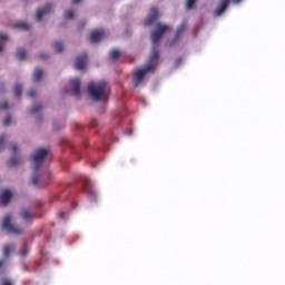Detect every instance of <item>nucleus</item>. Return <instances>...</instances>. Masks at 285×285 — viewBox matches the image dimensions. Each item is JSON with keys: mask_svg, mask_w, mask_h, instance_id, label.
Returning a JSON list of instances; mask_svg holds the SVG:
<instances>
[{"mask_svg": "<svg viewBox=\"0 0 285 285\" xmlns=\"http://www.w3.org/2000/svg\"><path fill=\"white\" fill-rule=\"evenodd\" d=\"M170 30V26L168 24H156V30L151 32V41L154 43V49L151 51V56L149 57L148 63L144 68L136 69L132 75L135 86H141L144 81V77L146 75H150V72H155V68H157V61H159V50H157V46H159V40L166 32Z\"/></svg>", "mask_w": 285, "mask_h": 285, "instance_id": "obj_1", "label": "nucleus"}, {"mask_svg": "<svg viewBox=\"0 0 285 285\" xmlns=\"http://www.w3.org/2000/svg\"><path fill=\"white\" fill-rule=\"evenodd\" d=\"M87 92L92 101H108L110 87H108V82L104 80L99 82H91L88 86Z\"/></svg>", "mask_w": 285, "mask_h": 285, "instance_id": "obj_2", "label": "nucleus"}, {"mask_svg": "<svg viewBox=\"0 0 285 285\" xmlns=\"http://www.w3.org/2000/svg\"><path fill=\"white\" fill-rule=\"evenodd\" d=\"M2 229L9 233V235H22L23 229H21L19 226L12 224V216L7 214L2 218Z\"/></svg>", "mask_w": 285, "mask_h": 285, "instance_id": "obj_3", "label": "nucleus"}, {"mask_svg": "<svg viewBox=\"0 0 285 285\" xmlns=\"http://www.w3.org/2000/svg\"><path fill=\"white\" fill-rule=\"evenodd\" d=\"M49 153H50V149H46V148H39L36 150L35 155L31 157L33 161L35 170H37L38 168H41V164H43V159L48 157Z\"/></svg>", "mask_w": 285, "mask_h": 285, "instance_id": "obj_4", "label": "nucleus"}, {"mask_svg": "<svg viewBox=\"0 0 285 285\" xmlns=\"http://www.w3.org/2000/svg\"><path fill=\"white\" fill-rule=\"evenodd\" d=\"M157 19H159V10H157V8H151L145 20V26H153Z\"/></svg>", "mask_w": 285, "mask_h": 285, "instance_id": "obj_5", "label": "nucleus"}, {"mask_svg": "<svg viewBox=\"0 0 285 285\" xmlns=\"http://www.w3.org/2000/svg\"><path fill=\"white\" fill-rule=\"evenodd\" d=\"M86 63H88V55L86 53L79 55L75 61V69L83 70V68H86Z\"/></svg>", "mask_w": 285, "mask_h": 285, "instance_id": "obj_6", "label": "nucleus"}, {"mask_svg": "<svg viewBox=\"0 0 285 285\" xmlns=\"http://www.w3.org/2000/svg\"><path fill=\"white\" fill-rule=\"evenodd\" d=\"M12 199V191L10 189H3L0 193V206H8Z\"/></svg>", "mask_w": 285, "mask_h": 285, "instance_id": "obj_7", "label": "nucleus"}, {"mask_svg": "<svg viewBox=\"0 0 285 285\" xmlns=\"http://www.w3.org/2000/svg\"><path fill=\"white\" fill-rule=\"evenodd\" d=\"M228 6H230V0H220L218 7L214 11V16L222 17L228 9Z\"/></svg>", "mask_w": 285, "mask_h": 285, "instance_id": "obj_8", "label": "nucleus"}, {"mask_svg": "<svg viewBox=\"0 0 285 285\" xmlns=\"http://www.w3.org/2000/svg\"><path fill=\"white\" fill-rule=\"evenodd\" d=\"M52 12V4L47 3L43 8L38 9L36 19L37 21H41L46 14H50Z\"/></svg>", "mask_w": 285, "mask_h": 285, "instance_id": "obj_9", "label": "nucleus"}, {"mask_svg": "<svg viewBox=\"0 0 285 285\" xmlns=\"http://www.w3.org/2000/svg\"><path fill=\"white\" fill-rule=\"evenodd\" d=\"M104 35H106V32L102 29L94 30L90 33L89 40L91 41V43H99V41L104 39Z\"/></svg>", "mask_w": 285, "mask_h": 285, "instance_id": "obj_10", "label": "nucleus"}, {"mask_svg": "<svg viewBox=\"0 0 285 285\" xmlns=\"http://www.w3.org/2000/svg\"><path fill=\"white\" fill-rule=\"evenodd\" d=\"M73 97H80L81 95V80L75 78L70 80Z\"/></svg>", "mask_w": 285, "mask_h": 285, "instance_id": "obj_11", "label": "nucleus"}, {"mask_svg": "<svg viewBox=\"0 0 285 285\" xmlns=\"http://www.w3.org/2000/svg\"><path fill=\"white\" fill-rule=\"evenodd\" d=\"M20 217L23 219V222H29V224H32V219L37 217V214L30 213V209H22L20 212Z\"/></svg>", "mask_w": 285, "mask_h": 285, "instance_id": "obj_12", "label": "nucleus"}, {"mask_svg": "<svg viewBox=\"0 0 285 285\" xmlns=\"http://www.w3.org/2000/svg\"><path fill=\"white\" fill-rule=\"evenodd\" d=\"M83 190L87 193V195H89V197H96L97 195L92 187H90V179L88 178L83 179Z\"/></svg>", "mask_w": 285, "mask_h": 285, "instance_id": "obj_13", "label": "nucleus"}, {"mask_svg": "<svg viewBox=\"0 0 285 285\" xmlns=\"http://www.w3.org/2000/svg\"><path fill=\"white\" fill-rule=\"evenodd\" d=\"M19 164H21V158L17 157V156H12L8 163L7 166L9 168H14V166H19Z\"/></svg>", "mask_w": 285, "mask_h": 285, "instance_id": "obj_14", "label": "nucleus"}, {"mask_svg": "<svg viewBox=\"0 0 285 285\" xmlns=\"http://www.w3.org/2000/svg\"><path fill=\"white\" fill-rule=\"evenodd\" d=\"M184 30H186V24H181L177 31L176 35L174 37L173 42L169 46H173L174 43H177V40L179 39V37H181V32H184Z\"/></svg>", "mask_w": 285, "mask_h": 285, "instance_id": "obj_15", "label": "nucleus"}, {"mask_svg": "<svg viewBox=\"0 0 285 285\" xmlns=\"http://www.w3.org/2000/svg\"><path fill=\"white\" fill-rule=\"evenodd\" d=\"M12 250H14V245H4L3 247L4 262L6 259H8V257H10V253H12Z\"/></svg>", "mask_w": 285, "mask_h": 285, "instance_id": "obj_16", "label": "nucleus"}, {"mask_svg": "<svg viewBox=\"0 0 285 285\" xmlns=\"http://www.w3.org/2000/svg\"><path fill=\"white\" fill-rule=\"evenodd\" d=\"M42 77H43V69L36 68L33 72V81H41Z\"/></svg>", "mask_w": 285, "mask_h": 285, "instance_id": "obj_17", "label": "nucleus"}, {"mask_svg": "<svg viewBox=\"0 0 285 285\" xmlns=\"http://www.w3.org/2000/svg\"><path fill=\"white\" fill-rule=\"evenodd\" d=\"M14 28H18L19 30H30V24L26 21H20L14 24Z\"/></svg>", "mask_w": 285, "mask_h": 285, "instance_id": "obj_18", "label": "nucleus"}, {"mask_svg": "<svg viewBox=\"0 0 285 285\" xmlns=\"http://www.w3.org/2000/svg\"><path fill=\"white\" fill-rule=\"evenodd\" d=\"M109 57H110V59H112V61H117V59H119V57H121V51L114 49L110 51Z\"/></svg>", "mask_w": 285, "mask_h": 285, "instance_id": "obj_19", "label": "nucleus"}, {"mask_svg": "<svg viewBox=\"0 0 285 285\" xmlns=\"http://www.w3.org/2000/svg\"><path fill=\"white\" fill-rule=\"evenodd\" d=\"M43 106L41 104H36L33 107L29 110L30 115H37V112L41 111Z\"/></svg>", "mask_w": 285, "mask_h": 285, "instance_id": "obj_20", "label": "nucleus"}, {"mask_svg": "<svg viewBox=\"0 0 285 285\" xmlns=\"http://www.w3.org/2000/svg\"><path fill=\"white\" fill-rule=\"evenodd\" d=\"M26 55H27V52L24 51V49H18L17 53H16V57L20 61H23V59H26Z\"/></svg>", "mask_w": 285, "mask_h": 285, "instance_id": "obj_21", "label": "nucleus"}, {"mask_svg": "<svg viewBox=\"0 0 285 285\" xmlns=\"http://www.w3.org/2000/svg\"><path fill=\"white\" fill-rule=\"evenodd\" d=\"M53 48H55L56 52H63V43L62 42H59V41L55 42Z\"/></svg>", "mask_w": 285, "mask_h": 285, "instance_id": "obj_22", "label": "nucleus"}, {"mask_svg": "<svg viewBox=\"0 0 285 285\" xmlns=\"http://www.w3.org/2000/svg\"><path fill=\"white\" fill-rule=\"evenodd\" d=\"M23 91V88L21 87V85H16L13 88V92L16 95V97H21V92Z\"/></svg>", "mask_w": 285, "mask_h": 285, "instance_id": "obj_23", "label": "nucleus"}, {"mask_svg": "<svg viewBox=\"0 0 285 285\" xmlns=\"http://www.w3.org/2000/svg\"><path fill=\"white\" fill-rule=\"evenodd\" d=\"M3 41H8V36L6 33H0V52L3 50Z\"/></svg>", "mask_w": 285, "mask_h": 285, "instance_id": "obj_24", "label": "nucleus"}, {"mask_svg": "<svg viewBox=\"0 0 285 285\" xmlns=\"http://www.w3.org/2000/svg\"><path fill=\"white\" fill-rule=\"evenodd\" d=\"M28 253H29L28 246H23V248L20 249L19 255L21 257H26V255H28Z\"/></svg>", "mask_w": 285, "mask_h": 285, "instance_id": "obj_25", "label": "nucleus"}, {"mask_svg": "<svg viewBox=\"0 0 285 285\" xmlns=\"http://www.w3.org/2000/svg\"><path fill=\"white\" fill-rule=\"evenodd\" d=\"M197 0H187L186 6L187 10H193V6H195Z\"/></svg>", "mask_w": 285, "mask_h": 285, "instance_id": "obj_26", "label": "nucleus"}, {"mask_svg": "<svg viewBox=\"0 0 285 285\" xmlns=\"http://www.w3.org/2000/svg\"><path fill=\"white\" fill-rule=\"evenodd\" d=\"M75 17V12L72 10L65 11V19H72Z\"/></svg>", "mask_w": 285, "mask_h": 285, "instance_id": "obj_27", "label": "nucleus"}, {"mask_svg": "<svg viewBox=\"0 0 285 285\" xmlns=\"http://www.w3.org/2000/svg\"><path fill=\"white\" fill-rule=\"evenodd\" d=\"M27 97H29L30 99H32V97H37V90L29 89V91L27 92Z\"/></svg>", "mask_w": 285, "mask_h": 285, "instance_id": "obj_28", "label": "nucleus"}, {"mask_svg": "<svg viewBox=\"0 0 285 285\" xmlns=\"http://www.w3.org/2000/svg\"><path fill=\"white\" fill-rule=\"evenodd\" d=\"M11 121H12V116L8 115L3 120V126H10Z\"/></svg>", "mask_w": 285, "mask_h": 285, "instance_id": "obj_29", "label": "nucleus"}, {"mask_svg": "<svg viewBox=\"0 0 285 285\" xmlns=\"http://www.w3.org/2000/svg\"><path fill=\"white\" fill-rule=\"evenodd\" d=\"M0 285H12V281L8 278H2L0 281Z\"/></svg>", "mask_w": 285, "mask_h": 285, "instance_id": "obj_30", "label": "nucleus"}, {"mask_svg": "<svg viewBox=\"0 0 285 285\" xmlns=\"http://www.w3.org/2000/svg\"><path fill=\"white\" fill-rule=\"evenodd\" d=\"M9 105L8 101L0 102V110H8Z\"/></svg>", "mask_w": 285, "mask_h": 285, "instance_id": "obj_31", "label": "nucleus"}, {"mask_svg": "<svg viewBox=\"0 0 285 285\" xmlns=\"http://www.w3.org/2000/svg\"><path fill=\"white\" fill-rule=\"evenodd\" d=\"M31 184H32L33 186H37V185L39 184V176H38V175H36V176H33V177L31 178Z\"/></svg>", "mask_w": 285, "mask_h": 285, "instance_id": "obj_32", "label": "nucleus"}, {"mask_svg": "<svg viewBox=\"0 0 285 285\" xmlns=\"http://www.w3.org/2000/svg\"><path fill=\"white\" fill-rule=\"evenodd\" d=\"M10 150H11L14 155H17V151L19 150V147H17V145L12 144V145H10Z\"/></svg>", "mask_w": 285, "mask_h": 285, "instance_id": "obj_33", "label": "nucleus"}, {"mask_svg": "<svg viewBox=\"0 0 285 285\" xmlns=\"http://www.w3.org/2000/svg\"><path fill=\"white\" fill-rule=\"evenodd\" d=\"M3 144H6V136H0V150L3 148Z\"/></svg>", "mask_w": 285, "mask_h": 285, "instance_id": "obj_34", "label": "nucleus"}, {"mask_svg": "<svg viewBox=\"0 0 285 285\" xmlns=\"http://www.w3.org/2000/svg\"><path fill=\"white\" fill-rule=\"evenodd\" d=\"M50 58V56H48V53H39L38 55V59H49Z\"/></svg>", "mask_w": 285, "mask_h": 285, "instance_id": "obj_35", "label": "nucleus"}, {"mask_svg": "<svg viewBox=\"0 0 285 285\" xmlns=\"http://www.w3.org/2000/svg\"><path fill=\"white\" fill-rule=\"evenodd\" d=\"M78 28H86V21H81L80 23H79V26H78Z\"/></svg>", "mask_w": 285, "mask_h": 285, "instance_id": "obj_36", "label": "nucleus"}, {"mask_svg": "<svg viewBox=\"0 0 285 285\" xmlns=\"http://www.w3.org/2000/svg\"><path fill=\"white\" fill-rule=\"evenodd\" d=\"M60 219H66V213H60Z\"/></svg>", "mask_w": 285, "mask_h": 285, "instance_id": "obj_37", "label": "nucleus"}, {"mask_svg": "<svg viewBox=\"0 0 285 285\" xmlns=\"http://www.w3.org/2000/svg\"><path fill=\"white\" fill-rule=\"evenodd\" d=\"M3 264H6V259L0 261V268L3 266Z\"/></svg>", "mask_w": 285, "mask_h": 285, "instance_id": "obj_38", "label": "nucleus"}, {"mask_svg": "<svg viewBox=\"0 0 285 285\" xmlns=\"http://www.w3.org/2000/svg\"><path fill=\"white\" fill-rule=\"evenodd\" d=\"M79 1H81V0H72V3L77 4V3H79Z\"/></svg>", "mask_w": 285, "mask_h": 285, "instance_id": "obj_39", "label": "nucleus"}, {"mask_svg": "<svg viewBox=\"0 0 285 285\" xmlns=\"http://www.w3.org/2000/svg\"><path fill=\"white\" fill-rule=\"evenodd\" d=\"M235 3H240L242 0H233Z\"/></svg>", "mask_w": 285, "mask_h": 285, "instance_id": "obj_40", "label": "nucleus"}, {"mask_svg": "<svg viewBox=\"0 0 285 285\" xmlns=\"http://www.w3.org/2000/svg\"><path fill=\"white\" fill-rule=\"evenodd\" d=\"M92 126H97V120H92Z\"/></svg>", "mask_w": 285, "mask_h": 285, "instance_id": "obj_41", "label": "nucleus"}, {"mask_svg": "<svg viewBox=\"0 0 285 285\" xmlns=\"http://www.w3.org/2000/svg\"><path fill=\"white\" fill-rule=\"evenodd\" d=\"M28 284H30V282H26V283H24V285H28Z\"/></svg>", "mask_w": 285, "mask_h": 285, "instance_id": "obj_42", "label": "nucleus"}]
</instances>
